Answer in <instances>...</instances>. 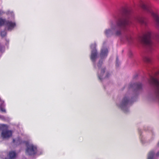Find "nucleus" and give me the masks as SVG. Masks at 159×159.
Returning <instances> with one entry per match:
<instances>
[{
	"instance_id": "1",
	"label": "nucleus",
	"mask_w": 159,
	"mask_h": 159,
	"mask_svg": "<svg viewBox=\"0 0 159 159\" xmlns=\"http://www.w3.org/2000/svg\"><path fill=\"white\" fill-rule=\"evenodd\" d=\"M130 11L128 9L123 10L121 17H118L116 25H114V35L119 36L121 34V28H124L130 25L131 21L130 19Z\"/></svg>"
},
{
	"instance_id": "2",
	"label": "nucleus",
	"mask_w": 159,
	"mask_h": 159,
	"mask_svg": "<svg viewBox=\"0 0 159 159\" xmlns=\"http://www.w3.org/2000/svg\"><path fill=\"white\" fill-rule=\"evenodd\" d=\"M151 32H148L139 38L141 42L146 46L150 51L153 49V44L151 40Z\"/></svg>"
},
{
	"instance_id": "3",
	"label": "nucleus",
	"mask_w": 159,
	"mask_h": 159,
	"mask_svg": "<svg viewBox=\"0 0 159 159\" xmlns=\"http://www.w3.org/2000/svg\"><path fill=\"white\" fill-rule=\"evenodd\" d=\"M141 6L144 10L151 14L154 18L157 25L159 27V16L158 15L153 12L151 7L149 6H146L144 3H142Z\"/></svg>"
},
{
	"instance_id": "4",
	"label": "nucleus",
	"mask_w": 159,
	"mask_h": 159,
	"mask_svg": "<svg viewBox=\"0 0 159 159\" xmlns=\"http://www.w3.org/2000/svg\"><path fill=\"white\" fill-rule=\"evenodd\" d=\"M37 151L36 147L33 144H28L27 145L26 153L29 155H34L35 154Z\"/></svg>"
},
{
	"instance_id": "5",
	"label": "nucleus",
	"mask_w": 159,
	"mask_h": 159,
	"mask_svg": "<svg viewBox=\"0 0 159 159\" xmlns=\"http://www.w3.org/2000/svg\"><path fill=\"white\" fill-rule=\"evenodd\" d=\"M12 134V132L11 130L6 129L2 130L1 136L3 138L7 139L11 137Z\"/></svg>"
},
{
	"instance_id": "6",
	"label": "nucleus",
	"mask_w": 159,
	"mask_h": 159,
	"mask_svg": "<svg viewBox=\"0 0 159 159\" xmlns=\"http://www.w3.org/2000/svg\"><path fill=\"white\" fill-rule=\"evenodd\" d=\"M110 25L111 27V29H106L104 32L105 34L107 37L114 35V24L112 21L111 22Z\"/></svg>"
},
{
	"instance_id": "7",
	"label": "nucleus",
	"mask_w": 159,
	"mask_h": 159,
	"mask_svg": "<svg viewBox=\"0 0 159 159\" xmlns=\"http://www.w3.org/2000/svg\"><path fill=\"white\" fill-rule=\"evenodd\" d=\"M6 25L8 30L11 31L16 27V23L15 22L7 20Z\"/></svg>"
},
{
	"instance_id": "8",
	"label": "nucleus",
	"mask_w": 159,
	"mask_h": 159,
	"mask_svg": "<svg viewBox=\"0 0 159 159\" xmlns=\"http://www.w3.org/2000/svg\"><path fill=\"white\" fill-rule=\"evenodd\" d=\"M134 20L136 22H138L141 24L146 25V22L143 17L138 16L134 18Z\"/></svg>"
},
{
	"instance_id": "9",
	"label": "nucleus",
	"mask_w": 159,
	"mask_h": 159,
	"mask_svg": "<svg viewBox=\"0 0 159 159\" xmlns=\"http://www.w3.org/2000/svg\"><path fill=\"white\" fill-rule=\"evenodd\" d=\"M130 100L127 97L125 96L122 102L121 105L120 106V107L122 109L129 102Z\"/></svg>"
},
{
	"instance_id": "10",
	"label": "nucleus",
	"mask_w": 159,
	"mask_h": 159,
	"mask_svg": "<svg viewBox=\"0 0 159 159\" xmlns=\"http://www.w3.org/2000/svg\"><path fill=\"white\" fill-rule=\"evenodd\" d=\"M130 88H133L136 90L140 89L142 88V84L141 83H136L130 84Z\"/></svg>"
},
{
	"instance_id": "11",
	"label": "nucleus",
	"mask_w": 159,
	"mask_h": 159,
	"mask_svg": "<svg viewBox=\"0 0 159 159\" xmlns=\"http://www.w3.org/2000/svg\"><path fill=\"white\" fill-rule=\"evenodd\" d=\"M97 51L96 49H94L92 51L90 59L92 61H95L97 57Z\"/></svg>"
},
{
	"instance_id": "12",
	"label": "nucleus",
	"mask_w": 159,
	"mask_h": 159,
	"mask_svg": "<svg viewBox=\"0 0 159 159\" xmlns=\"http://www.w3.org/2000/svg\"><path fill=\"white\" fill-rule=\"evenodd\" d=\"M108 53V51L107 48H104L101 49L100 53V56L102 58L106 57Z\"/></svg>"
},
{
	"instance_id": "13",
	"label": "nucleus",
	"mask_w": 159,
	"mask_h": 159,
	"mask_svg": "<svg viewBox=\"0 0 159 159\" xmlns=\"http://www.w3.org/2000/svg\"><path fill=\"white\" fill-rule=\"evenodd\" d=\"M9 159H14L16 156V153L14 151H11L9 153Z\"/></svg>"
},
{
	"instance_id": "14",
	"label": "nucleus",
	"mask_w": 159,
	"mask_h": 159,
	"mask_svg": "<svg viewBox=\"0 0 159 159\" xmlns=\"http://www.w3.org/2000/svg\"><path fill=\"white\" fill-rule=\"evenodd\" d=\"M155 155V152L152 150L150 151L148 155V159H154Z\"/></svg>"
},
{
	"instance_id": "15",
	"label": "nucleus",
	"mask_w": 159,
	"mask_h": 159,
	"mask_svg": "<svg viewBox=\"0 0 159 159\" xmlns=\"http://www.w3.org/2000/svg\"><path fill=\"white\" fill-rule=\"evenodd\" d=\"M7 20H6L5 19H3L2 17L0 18V26H1L4 25H6L7 22Z\"/></svg>"
},
{
	"instance_id": "16",
	"label": "nucleus",
	"mask_w": 159,
	"mask_h": 159,
	"mask_svg": "<svg viewBox=\"0 0 159 159\" xmlns=\"http://www.w3.org/2000/svg\"><path fill=\"white\" fill-rule=\"evenodd\" d=\"M105 68H103L101 69V74L98 75V78L100 80H101L102 79V77L105 72Z\"/></svg>"
},
{
	"instance_id": "17",
	"label": "nucleus",
	"mask_w": 159,
	"mask_h": 159,
	"mask_svg": "<svg viewBox=\"0 0 159 159\" xmlns=\"http://www.w3.org/2000/svg\"><path fill=\"white\" fill-rule=\"evenodd\" d=\"M5 105L3 103H2L0 106V110L3 112L6 113V111L4 108Z\"/></svg>"
},
{
	"instance_id": "18",
	"label": "nucleus",
	"mask_w": 159,
	"mask_h": 159,
	"mask_svg": "<svg viewBox=\"0 0 159 159\" xmlns=\"http://www.w3.org/2000/svg\"><path fill=\"white\" fill-rule=\"evenodd\" d=\"M25 141H23L19 137H18L16 140V143L17 145L21 144L22 143H24Z\"/></svg>"
},
{
	"instance_id": "19",
	"label": "nucleus",
	"mask_w": 159,
	"mask_h": 159,
	"mask_svg": "<svg viewBox=\"0 0 159 159\" xmlns=\"http://www.w3.org/2000/svg\"><path fill=\"white\" fill-rule=\"evenodd\" d=\"M143 60L147 63H150L151 61V59L148 57H145L143 58Z\"/></svg>"
},
{
	"instance_id": "20",
	"label": "nucleus",
	"mask_w": 159,
	"mask_h": 159,
	"mask_svg": "<svg viewBox=\"0 0 159 159\" xmlns=\"http://www.w3.org/2000/svg\"><path fill=\"white\" fill-rule=\"evenodd\" d=\"M7 32L5 30L2 31L1 32V35L2 38L4 37L7 35Z\"/></svg>"
},
{
	"instance_id": "21",
	"label": "nucleus",
	"mask_w": 159,
	"mask_h": 159,
	"mask_svg": "<svg viewBox=\"0 0 159 159\" xmlns=\"http://www.w3.org/2000/svg\"><path fill=\"white\" fill-rule=\"evenodd\" d=\"M126 39L128 42H130L132 39L130 35L126 37Z\"/></svg>"
},
{
	"instance_id": "22",
	"label": "nucleus",
	"mask_w": 159,
	"mask_h": 159,
	"mask_svg": "<svg viewBox=\"0 0 159 159\" xmlns=\"http://www.w3.org/2000/svg\"><path fill=\"white\" fill-rule=\"evenodd\" d=\"M102 64V61L100 60L98 62V67H100L101 66V65Z\"/></svg>"
},
{
	"instance_id": "23",
	"label": "nucleus",
	"mask_w": 159,
	"mask_h": 159,
	"mask_svg": "<svg viewBox=\"0 0 159 159\" xmlns=\"http://www.w3.org/2000/svg\"><path fill=\"white\" fill-rule=\"evenodd\" d=\"M4 48V47L3 46H1L0 44V51H2V50Z\"/></svg>"
},
{
	"instance_id": "24",
	"label": "nucleus",
	"mask_w": 159,
	"mask_h": 159,
	"mask_svg": "<svg viewBox=\"0 0 159 159\" xmlns=\"http://www.w3.org/2000/svg\"><path fill=\"white\" fill-rule=\"evenodd\" d=\"M118 61V58L117 57H116V66H118V65L117 64H117Z\"/></svg>"
},
{
	"instance_id": "25",
	"label": "nucleus",
	"mask_w": 159,
	"mask_h": 159,
	"mask_svg": "<svg viewBox=\"0 0 159 159\" xmlns=\"http://www.w3.org/2000/svg\"><path fill=\"white\" fill-rule=\"evenodd\" d=\"M110 75V74L109 73H107L105 77V78H108Z\"/></svg>"
},
{
	"instance_id": "26",
	"label": "nucleus",
	"mask_w": 159,
	"mask_h": 159,
	"mask_svg": "<svg viewBox=\"0 0 159 159\" xmlns=\"http://www.w3.org/2000/svg\"><path fill=\"white\" fill-rule=\"evenodd\" d=\"M159 74V70L156 72L155 73V75H157Z\"/></svg>"
},
{
	"instance_id": "27",
	"label": "nucleus",
	"mask_w": 159,
	"mask_h": 159,
	"mask_svg": "<svg viewBox=\"0 0 159 159\" xmlns=\"http://www.w3.org/2000/svg\"><path fill=\"white\" fill-rule=\"evenodd\" d=\"M5 126H6V125H2V127H5Z\"/></svg>"
},
{
	"instance_id": "28",
	"label": "nucleus",
	"mask_w": 159,
	"mask_h": 159,
	"mask_svg": "<svg viewBox=\"0 0 159 159\" xmlns=\"http://www.w3.org/2000/svg\"><path fill=\"white\" fill-rule=\"evenodd\" d=\"M156 156H159V152L156 154Z\"/></svg>"
},
{
	"instance_id": "29",
	"label": "nucleus",
	"mask_w": 159,
	"mask_h": 159,
	"mask_svg": "<svg viewBox=\"0 0 159 159\" xmlns=\"http://www.w3.org/2000/svg\"><path fill=\"white\" fill-rule=\"evenodd\" d=\"M13 142L14 143L15 142V140L14 139H13Z\"/></svg>"
},
{
	"instance_id": "30",
	"label": "nucleus",
	"mask_w": 159,
	"mask_h": 159,
	"mask_svg": "<svg viewBox=\"0 0 159 159\" xmlns=\"http://www.w3.org/2000/svg\"><path fill=\"white\" fill-rule=\"evenodd\" d=\"M1 14V11H0V14Z\"/></svg>"
},
{
	"instance_id": "31",
	"label": "nucleus",
	"mask_w": 159,
	"mask_h": 159,
	"mask_svg": "<svg viewBox=\"0 0 159 159\" xmlns=\"http://www.w3.org/2000/svg\"><path fill=\"white\" fill-rule=\"evenodd\" d=\"M94 46L95 47V45L94 44Z\"/></svg>"
}]
</instances>
